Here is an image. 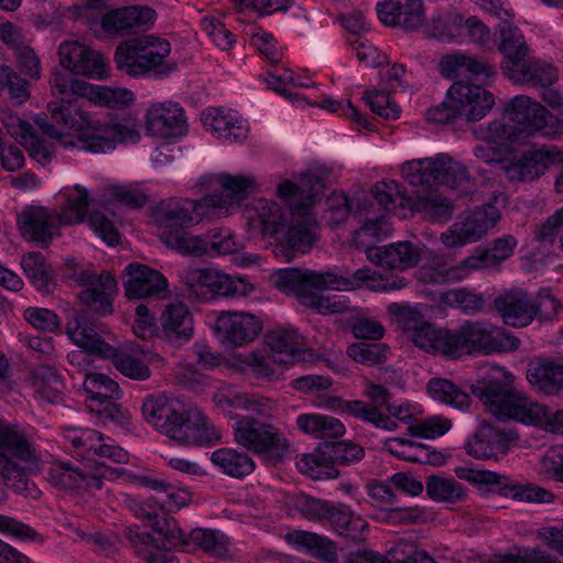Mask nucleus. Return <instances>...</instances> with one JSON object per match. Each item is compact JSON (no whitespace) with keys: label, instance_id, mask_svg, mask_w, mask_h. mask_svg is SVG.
Here are the masks:
<instances>
[{"label":"nucleus","instance_id":"nucleus-1","mask_svg":"<svg viewBox=\"0 0 563 563\" xmlns=\"http://www.w3.org/2000/svg\"><path fill=\"white\" fill-rule=\"evenodd\" d=\"M75 82H86L82 79L69 78L65 73L55 70L52 74L49 84L54 96L59 101H51L47 104L49 118L46 114L37 115L35 124L48 137L63 141L65 135L59 131L58 125L81 132L79 142L84 148L91 153H104L113 150L115 144L135 142L140 134L135 129L134 120L124 114L121 119L100 121L93 119L89 113L82 111L81 106L76 103V98L81 97L75 89Z\"/></svg>","mask_w":563,"mask_h":563},{"label":"nucleus","instance_id":"nucleus-2","mask_svg":"<svg viewBox=\"0 0 563 563\" xmlns=\"http://www.w3.org/2000/svg\"><path fill=\"white\" fill-rule=\"evenodd\" d=\"M213 400L235 420L233 434L239 445L272 463L285 457L289 443L284 433L266 420L272 410L267 402L238 394H216Z\"/></svg>","mask_w":563,"mask_h":563},{"label":"nucleus","instance_id":"nucleus-3","mask_svg":"<svg viewBox=\"0 0 563 563\" xmlns=\"http://www.w3.org/2000/svg\"><path fill=\"white\" fill-rule=\"evenodd\" d=\"M374 275L368 267L358 268L353 274H317L312 271L284 268L277 273L275 287L295 294L303 306L316 309L319 313L332 314L347 311L350 305L336 295L323 296L321 290L355 289L364 282L375 280Z\"/></svg>","mask_w":563,"mask_h":563},{"label":"nucleus","instance_id":"nucleus-4","mask_svg":"<svg viewBox=\"0 0 563 563\" xmlns=\"http://www.w3.org/2000/svg\"><path fill=\"white\" fill-rule=\"evenodd\" d=\"M329 170L319 168L300 175L298 181H283L277 187V194L290 206V219L285 234L288 249L306 253L317 240V221L310 207L323 194L328 184Z\"/></svg>","mask_w":563,"mask_h":563},{"label":"nucleus","instance_id":"nucleus-5","mask_svg":"<svg viewBox=\"0 0 563 563\" xmlns=\"http://www.w3.org/2000/svg\"><path fill=\"white\" fill-rule=\"evenodd\" d=\"M145 420L180 445H202L219 437L197 408L164 394L147 396L142 406Z\"/></svg>","mask_w":563,"mask_h":563},{"label":"nucleus","instance_id":"nucleus-6","mask_svg":"<svg viewBox=\"0 0 563 563\" xmlns=\"http://www.w3.org/2000/svg\"><path fill=\"white\" fill-rule=\"evenodd\" d=\"M41 470V454L18 427L0 420V478L5 487L25 498L37 499L41 490L31 476Z\"/></svg>","mask_w":563,"mask_h":563},{"label":"nucleus","instance_id":"nucleus-7","mask_svg":"<svg viewBox=\"0 0 563 563\" xmlns=\"http://www.w3.org/2000/svg\"><path fill=\"white\" fill-rule=\"evenodd\" d=\"M74 194H67L60 212L45 207H27L16 217L21 235L32 242L47 246L59 233V225L84 221L89 206L88 190L76 185Z\"/></svg>","mask_w":563,"mask_h":563},{"label":"nucleus","instance_id":"nucleus-8","mask_svg":"<svg viewBox=\"0 0 563 563\" xmlns=\"http://www.w3.org/2000/svg\"><path fill=\"white\" fill-rule=\"evenodd\" d=\"M170 54L168 41L142 35L121 42L114 53L117 69L130 77H167L176 65L166 59Z\"/></svg>","mask_w":563,"mask_h":563},{"label":"nucleus","instance_id":"nucleus-9","mask_svg":"<svg viewBox=\"0 0 563 563\" xmlns=\"http://www.w3.org/2000/svg\"><path fill=\"white\" fill-rule=\"evenodd\" d=\"M468 388L497 420H516L527 424L529 409L533 402L528 401L523 394L516 390L510 373L499 371L498 376L482 379Z\"/></svg>","mask_w":563,"mask_h":563},{"label":"nucleus","instance_id":"nucleus-10","mask_svg":"<svg viewBox=\"0 0 563 563\" xmlns=\"http://www.w3.org/2000/svg\"><path fill=\"white\" fill-rule=\"evenodd\" d=\"M364 449L351 441H323L313 452L297 461V468L312 479L336 478V465H351L363 460Z\"/></svg>","mask_w":563,"mask_h":563},{"label":"nucleus","instance_id":"nucleus-11","mask_svg":"<svg viewBox=\"0 0 563 563\" xmlns=\"http://www.w3.org/2000/svg\"><path fill=\"white\" fill-rule=\"evenodd\" d=\"M156 12L147 5H128L118 9H107L102 12L81 10L79 19L90 29L100 26L113 37H123L147 31L155 21Z\"/></svg>","mask_w":563,"mask_h":563},{"label":"nucleus","instance_id":"nucleus-12","mask_svg":"<svg viewBox=\"0 0 563 563\" xmlns=\"http://www.w3.org/2000/svg\"><path fill=\"white\" fill-rule=\"evenodd\" d=\"M210 213L203 198L186 199L170 198L158 202L154 210V219L158 228L163 231L159 234L161 241L180 253V249L168 242L170 236H192L185 229L192 225L198 219L207 217Z\"/></svg>","mask_w":563,"mask_h":563},{"label":"nucleus","instance_id":"nucleus-13","mask_svg":"<svg viewBox=\"0 0 563 563\" xmlns=\"http://www.w3.org/2000/svg\"><path fill=\"white\" fill-rule=\"evenodd\" d=\"M184 292L197 300H209L214 296H246L252 287L240 278H232L214 268L189 267L183 272Z\"/></svg>","mask_w":563,"mask_h":563},{"label":"nucleus","instance_id":"nucleus-14","mask_svg":"<svg viewBox=\"0 0 563 563\" xmlns=\"http://www.w3.org/2000/svg\"><path fill=\"white\" fill-rule=\"evenodd\" d=\"M520 340L489 322L466 321L460 327V351L467 354L516 351Z\"/></svg>","mask_w":563,"mask_h":563},{"label":"nucleus","instance_id":"nucleus-15","mask_svg":"<svg viewBox=\"0 0 563 563\" xmlns=\"http://www.w3.org/2000/svg\"><path fill=\"white\" fill-rule=\"evenodd\" d=\"M401 175L409 185L423 187L427 192L438 185L454 187L456 170L453 158L440 153L434 157H426L406 162L401 166Z\"/></svg>","mask_w":563,"mask_h":563},{"label":"nucleus","instance_id":"nucleus-16","mask_svg":"<svg viewBox=\"0 0 563 563\" xmlns=\"http://www.w3.org/2000/svg\"><path fill=\"white\" fill-rule=\"evenodd\" d=\"M66 276L84 287L79 299L90 311L98 317L113 313L112 295L117 291L118 286L115 277L110 272L96 275L88 269H80Z\"/></svg>","mask_w":563,"mask_h":563},{"label":"nucleus","instance_id":"nucleus-17","mask_svg":"<svg viewBox=\"0 0 563 563\" xmlns=\"http://www.w3.org/2000/svg\"><path fill=\"white\" fill-rule=\"evenodd\" d=\"M505 115L518 125V131H525V140L534 133L550 135L556 129V118L527 96L514 97L505 106Z\"/></svg>","mask_w":563,"mask_h":563},{"label":"nucleus","instance_id":"nucleus-18","mask_svg":"<svg viewBox=\"0 0 563 563\" xmlns=\"http://www.w3.org/2000/svg\"><path fill=\"white\" fill-rule=\"evenodd\" d=\"M168 239L169 243L172 242L180 249L181 254L194 256L233 254L242 247V243L229 229L216 228L203 235L170 236Z\"/></svg>","mask_w":563,"mask_h":563},{"label":"nucleus","instance_id":"nucleus-19","mask_svg":"<svg viewBox=\"0 0 563 563\" xmlns=\"http://www.w3.org/2000/svg\"><path fill=\"white\" fill-rule=\"evenodd\" d=\"M106 325L92 321L85 312L74 311L67 321L66 333L69 339L89 354L101 357H115L118 350L107 343L101 334Z\"/></svg>","mask_w":563,"mask_h":563},{"label":"nucleus","instance_id":"nucleus-20","mask_svg":"<svg viewBox=\"0 0 563 563\" xmlns=\"http://www.w3.org/2000/svg\"><path fill=\"white\" fill-rule=\"evenodd\" d=\"M559 157V152L547 147L530 148L520 155L504 159L501 169L512 183H529L540 178Z\"/></svg>","mask_w":563,"mask_h":563},{"label":"nucleus","instance_id":"nucleus-21","mask_svg":"<svg viewBox=\"0 0 563 563\" xmlns=\"http://www.w3.org/2000/svg\"><path fill=\"white\" fill-rule=\"evenodd\" d=\"M262 331V321L246 312H221L214 324L218 340L233 349L254 341Z\"/></svg>","mask_w":563,"mask_h":563},{"label":"nucleus","instance_id":"nucleus-22","mask_svg":"<svg viewBox=\"0 0 563 563\" xmlns=\"http://www.w3.org/2000/svg\"><path fill=\"white\" fill-rule=\"evenodd\" d=\"M428 254L429 249L426 245L410 241L366 250V256L372 263L386 269L399 271L418 266Z\"/></svg>","mask_w":563,"mask_h":563},{"label":"nucleus","instance_id":"nucleus-23","mask_svg":"<svg viewBox=\"0 0 563 563\" xmlns=\"http://www.w3.org/2000/svg\"><path fill=\"white\" fill-rule=\"evenodd\" d=\"M129 299L161 298L167 291V279L150 266L131 263L121 274Z\"/></svg>","mask_w":563,"mask_h":563},{"label":"nucleus","instance_id":"nucleus-24","mask_svg":"<svg viewBox=\"0 0 563 563\" xmlns=\"http://www.w3.org/2000/svg\"><path fill=\"white\" fill-rule=\"evenodd\" d=\"M60 64L75 75L102 79L106 77L103 56L78 42H64L59 45Z\"/></svg>","mask_w":563,"mask_h":563},{"label":"nucleus","instance_id":"nucleus-25","mask_svg":"<svg viewBox=\"0 0 563 563\" xmlns=\"http://www.w3.org/2000/svg\"><path fill=\"white\" fill-rule=\"evenodd\" d=\"M493 308L508 327L525 328L533 322V298L521 288H511L496 296Z\"/></svg>","mask_w":563,"mask_h":563},{"label":"nucleus","instance_id":"nucleus-26","mask_svg":"<svg viewBox=\"0 0 563 563\" xmlns=\"http://www.w3.org/2000/svg\"><path fill=\"white\" fill-rule=\"evenodd\" d=\"M376 11L383 24L405 32L419 30L426 21L421 0H385L377 4Z\"/></svg>","mask_w":563,"mask_h":563},{"label":"nucleus","instance_id":"nucleus-27","mask_svg":"<svg viewBox=\"0 0 563 563\" xmlns=\"http://www.w3.org/2000/svg\"><path fill=\"white\" fill-rule=\"evenodd\" d=\"M507 197L503 194L471 211L460 223V246L482 240L501 218L500 210L495 203L506 205Z\"/></svg>","mask_w":563,"mask_h":563},{"label":"nucleus","instance_id":"nucleus-28","mask_svg":"<svg viewBox=\"0 0 563 563\" xmlns=\"http://www.w3.org/2000/svg\"><path fill=\"white\" fill-rule=\"evenodd\" d=\"M250 231L262 238L278 239L285 228V212L282 207L271 200L261 198L247 205L244 210Z\"/></svg>","mask_w":563,"mask_h":563},{"label":"nucleus","instance_id":"nucleus-29","mask_svg":"<svg viewBox=\"0 0 563 563\" xmlns=\"http://www.w3.org/2000/svg\"><path fill=\"white\" fill-rule=\"evenodd\" d=\"M518 439L511 429H501L492 423L483 422L465 443L467 454L476 459H489L508 451L510 442Z\"/></svg>","mask_w":563,"mask_h":563},{"label":"nucleus","instance_id":"nucleus-30","mask_svg":"<svg viewBox=\"0 0 563 563\" xmlns=\"http://www.w3.org/2000/svg\"><path fill=\"white\" fill-rule=\"evenodd\" d=\"M265 343L273 353V361L277 364H291L305 362L312 356V351L305 347V339L297 330L278 329L265 335Z\"/></svg>","mask_w":563,"mask_h":563},{"label":"nucleus","instance_id":"nucleus-31","mask_svg":"<svg viewBox=\"0 0 563 563\" xmlns=\"http://www.w3.org/2000/svg\"><path fill=\"white\" fill-rule=\"evenodd\" d=\"M438 70L445 79L453 80L445 99L427 112V119L438 124H453L457 118V53L444 55L438 64Z\"/></svg>","mask_w":563,"mask_h":563},{"label":"nucleus","instance_id":"nucleus-32","mask_svg":"<svg viewBox=\"0 0 563 563\" xmlns=\"http://www.w3.org/2000/svg\"><path fill=\"white\" fill-rule=\"evenodd\" d=\"M146 126L153 135L163 139L183 135L187 130L185 111L170 101L153 104L146 114Z\"/></svg>","mask_w":563,"mask_h":563},{"label":"nucleus","instance_id":"nucleus-33","mask_svg":"<svg viewBox=\"0 0 563 563\" xmlns=\"http://www.w3.org/2000/svg\"><path fill=\"white\" fill-rule=\"evenodd\" d=\"M218 183L221 186V190L203 197V202L210 212H213L216 209H227L233 203H240L255 185V179L244 175L220 174Z\"/></svg>","mask_w":563,"mask_h":563},{"label":"nucleus","instance_id":"nucleus-34","mask_svg":"<svg viewBox=\"0 0 563 563\" xmlns=\"http://www.w3.org/2000/svg\"><path fill=\"white\" fill-rule=\"evenodd\" d=\"M159 322L164 339L172 343L181 344L192 336V314L180 301L168 303L161 314Z\"/></svg>","mask_w":563,"mask_h":563},{"label":"nucleus","instance_id":"nucleus-35","mask_svg":"<svg viewBox=\"0 0 563 563\" xmlns=\"http://www.w3.org/2000/svg\"><path fill=\"white\" fill-rule=\"evenodd\" d=\"M410 340L426 351L442 353L452 360L457 358V334L435 329L431 323L422 321L410 332Z\"/></svg>","mask_w":563,"mask_h":563},{"label":"nucleus","instance_id":"nucleus-36","mask_svg":"<svg viewBox=\"0 0 563 563\" xmlns=\"http://www.w3.org/2000/svg\"><path fill=\"white\" fill-rule=\"evenodd\" d=\"M494 106V96L481 85H463L460 80V117L468 122L482 120Z\"/></svg>","mask_w":563,"mask_h":563},{"label":"nucleus","instance_id":"nucleus-37","mask_svg":"<svg viewBox=\"0 0 563 563\" xmlns=\"http://www.w3.org/2000/svg\"><path fill=\"white\" fill-rule=\"evenodd\" d=\"M512 68V70H506L504 75L517 84L548 87L558 79L556 68L552 65L527 57L520 60V66Z\"/></svg>","mask_w":563,"mask_h":563},{"label":"nucleus","instance_id":"nucleus-38","mask_svg":"<svg viewBox=\"0 0 563 563\" xmlns=\"http://www.w3.org/2000/svg\"><path fill=\"white\" fill-rule=\"evenodd\" d=\"M499 37L498 51L504 55L501 69L505 73L520 66V60L528 56L529 47L521 31L508 22L499 25Z\"/></svg>","mask_w":563,"mask_h":563},{"label":"nucleus","instance_id":"nucleus-39","mask_svg":"<svg viewBox=\"0 0 563 563\" xmlns=\"http://www.w3.org/2000/svg\"><path fill=\"white\" fill-rule=\"evenodd\" d=\"M74 87L81 98L111 109L128 107L134 100L133 92L126 88L95 86L89 82H75Z\"/></svg>","mask_w":563,"mask_h":563},{"label":"nucleus","instance_id":"nucleus-40","mask_svg":"<svg viewBox=\"0 0 563 563\" xmlns=\"http://www.w3.org/2000/svg\"><path fill=\"white\" fill-rule=\"evenodd\" d=\"M152 545L158 550L169 552L176 548L188 545L177 521L173 517H157L152 523Z\"/></svg>","mask_w":563,"mask_h":563},{"label":"nucleus","instance_id":"nucleus-41","mask_svg":"<svg viewBox=\"0 0 563 563\" xmlns=\"http://www.w3.org/2000/svg\"><path fill=\"white\" fill-rule=\"evenodd\" d=\"M211 461L225 475L234 478H243L255 468V462L247 453L228 448L214 451L211 454Z\"/></svg>","mask_w":563,"mask_h":563},{"label":"nucleus","instance_id":"nucleus-42","mask_svg":"<svg viewBox=\"0 0 563 563\" xmlns=\"http://www.w3.org/2000/svg\"><path fill=\"white\" fill-rule=\"evenodd\" d=\"M201 122L206 130L218 137L238 141L245 137V132L238 121L221 108H209L201 113Z\"/></svg>","mask_w":563,"mask_h":563},{"label":"nucleus","instance_id":"nucleus-43","mask_svg":"<svg viewBox=\"0 0 563 563\" xmlns=\"http://www.w3.org/2000/svg\"><path fill=\"white\" fill-rule=\"evenodd\" d=\"M297 427L305 433L320 439H338L345 433V427L339 419L317 413L300 415L297 418Z\"/></svg>","mask_w":563,"mask_h":563},{"label":"nucleus","instance_id":"nucleus-44","mask_svg":"<svg viewBox=\"0 0 563 563\" xmlns=\"http://www.w3.org/2000/svg\"><path fill=\"white\" fill-rule=\"evenodd\" d=\"M99 407L96 410L98 416L104 420L125 426L129 423L128 415L112 399L119 394V384L103 374L100 383Z\"/></svg>","mask_w":563,"mask_h":563},{"label":"nucleus","instance_id":"nucleus-45","mask_svg":"<svg viewBox=\"0 0 563 563\" xmlns=\"http://www.w3.org/2000/svg\"><path fill=\"white\" fill-rule=\"evenodd\" d=\"M529 383L547 395H555L563 389V365L541 363L527 371Z\"/></svg>","mask_w":563,"mask_h":563},{"label":"nucleus","instance_id":"nucleus-46","mask_svg":"<svg viewBox=\"0 0 563 563\" xmlns=\"http://www.w3.org/2000/svg\"><path fill=\"white\" fill-rule=\"evenodd\" d=\"M21 266L36 289L43 294L53 291L51 266L40 252H30L22 256Z\"/></svg>","mask_w":563,"mask_h":563},{"label":"nucleus","instance_id":"nucleus-47","mask_svg":"<svg viewBox=\"0 0 563 563\" xmlns=\"http://www.w3.org/2000/svg\"><path fill=\"white\" fill-rule=\"evenodd\" d=\"M495 74L494 65L474 56L460 54V80L463 85H481L483 87Z\"/></svg>","mask_w":563,"mask_h":563},{"label":"nucleus","instance_id":"nucleus-48","mask_svg":"<svg viewBox=\"0 0 563 563\" xmlns=\"http://www.w3.org/2000/svg\"><path fill=\"white\" fill-rule=\"evenodd\" d=\"M460 479H465L484 493H501L508 487V479L497 473L460 467Z\"/></svg>","mask_w":563,"mask_h":563},{"label":"nucleus","instance_id":"nucleus-49","mask_svg":"<svg viewBox=\"0 0 563 563\" xmlns=\"http://www.w3.org/2000/svg\"><path fill=\"white\" fill-rule=\"evenodd\" d=\"M37 393L48 402L62 400L65 385L60 376L49 366H42L35 373Z\"/></svg>","mask_w":563,"mask_h":563},{"label":"nucleus","instance_id":"nucleus-50","mask_svg":"<svg viewBox=\"0 0 563 563\" xmlns=\"http://www.w3.org/2000/svg\"><path fill=\"white\" fill-rule=\"evenodd\" d=\"M346 353L355 362L372 366L387 360L389 347L384 343L356 342L347 346Z\"/></svg>","mask_w":563,"mask_h":563},{"label":"nucleus","instance_id":"nucleus-51","mask_svg":"<svg viewBox=\"0 0 563 563\" xmlns=\"http://www.w3.org/2000/svg\"><path fill=\"white\" fill-rule=\"evenodd\" d=\"M373 197L385 211H393L396 207V199L399 200L398 206L405 208L410 205L411 198L405 195L399 183L395 180L382 181L375 185Z\"/></svg>","mask_w":563,"mask_h":563},{"label":"nucleus","instance_id":"nucleus-52","mask_svg":"<svg viewBox=\"0 0 563 563\" xmlns=\"http://www.w3.org/2000/svg\"><path fill=\"white\" fill-rule=\"evenodd\" d=\"M187 540L188 543L192 542L214 556H223L228 552L227 537L214 530L201 528L192 529Z\"/></svg>","mask_w":563,"mask_h":563},{"label":"nucleus","instance_id":"nucleus-53","mask_svg":"<svg viewBox=\"0 0 563 563\" xmlns=\"http://www.w3.org/2000/svg\"><path fill=\"white\" fill-rule=\"evenodd\" d=\"M298 542L306 547L312 556L327 563L338 562L336 545L328 538L305 532L300 536Z\"/></svg>","mask_w":563,"mask_h":563},{"label":"nucleus","instance_id":"nucleus-54","mask_svg":"<svg viewBox=\"0 0 563 563\" xmlns=\"http://www.w3.org/2000/svg\"><path fill=\"white\" fill-rule=\"evenodd\" d=\"M527 424L558 431L563 429V410H553L548 406L533 402L529 409Z\"/></svg>","mask_w":563,"mask_h":563},{"label":"nucleus","instance_id":"nucleus-55","mask_svg":"<svg viewBox=\"0 0 563 563\" xmlns=\"http://www.w3.org/2000/svg\"><path fill=\"white\" fill-rule=\"evenodd\" d=\"M294 509L309 520H325L330 511L328 501L312 497L308 494H298L291 498Z\"/></svg>","mask_w":563,"mask_h":563},{"label":"nucleus","instance_id":"nucleus-56","mask_svg":"<svg viewBox=\"0 0 563 563\" xmlns=\"http://www.w3.org/2000/svg\"><path fill=\"white\" fill-rule=\"evenodd\" d=\"M525 131H518L516 126L509 125L505 119H497L488 124L487 141L492 144L510 146L525 143Z\"/></svg>","mask_w":563,"mask_h":563},{"label":"nucleus","instance_id":"nucleus-57","mask_svg":"<svg viewBox=\"0 0 563 563\" xmlns=\"http://www.w3.org/2000/svg\"><path fill=\"white\" fill-rule=\"evenodd\" d=\"M0 88L12 99L23 103L30 97L29 82L8 65H0Z\"/></svg>","mask_w":563,"mask_h":563},{"label":"nucleus","instance_id":"nucleus-58","mask_svg":"<svg viewBox=\"0 0 563 563\" xmlns=\"http://www.w3.org/2000/svg\"><path fill=\"white\" fill-rule=\"evenodd\" d=\"M48 481L53 486L62 489H78L84 487L85 473L63 463L51 467Z\"/></svg>","mask_w":563,"mask_h":563},{"label":"nucleus","instance_id":"nucleus-59","mask_svg":"<svg viewBox=\"0 0 563 563\" xmlns=\"http://www.w3.org/2000/svg\"><path fill=\"white\" fill-rule=\"evenodd\" d=\"M139 481L141 485L147 488L166 494L167 500L173 503L178 508L187 506L191 500V494L189 490L176 488L163 479L143 476L140 477Z\"/></svg>","mask_w":563,"mask_h":563},{"label":"nucleus","instance_id":"nucleus-60","mask_svg":"<svg viewBox=\"0 0 563 563\" xmlns=\"http://www.w3.org/2000/svg\"><path fill=\"white\" fill-rule=\"evenodd\" d=\"M417 207L432 213L437 220L442 221L451 217L454 203L435 190H430L424 195H418Z\"/></svg>","mask_w":563,"mask_h":563},{"label":"nucleus","instance_id":"nucleus-61","mask_svg":"<svg viewBox=\"0 0 563 563\" xmlns=\"http://www.w3.org/2000/svg\"><path fill=\"white\" fill-rule=\"evenodd\" d=\"M452 424L442 417H428L408 428V434L417 438L434 439L446 433Z\"/></svg>","mask_w":563,"mask_h":563},{"label":"nucleus","instance_id":"nucleus-62","mask_svg":"<svg viewBox=\"0 0 563 563\" xmlns=\"http://www.w3.org/2000/svg\"><path fill=\"white\" fill-rule=\"evenodd\" d=\"M560 300L549 289H541L533 299V320L552 321L562 311Z\"/></svg>","mask_w":563,"mask_h":563},{"label":"nucleus","instance_id":"nucleus-63","mask_svg":"<svg viewBox=\"0 0 563 563\" xmlns=\"http://www.w3.org/2000/svg\"><path fill=\"white\" fill-rule=\"evenodd\" d=\"M351 212L349 199L344 194L333 192L325 199L324 219L329 225L335 227L343 223Z\"/></svg>","mask_w":563,"mask_h":563},{"label":"nucleus","instance_id":"nucleus-64","mask_svg":"<svg viewBox=\"0 0 563 563\" xmlns=\"http://www.w3.org/2000/svg\"><path fill=\"white\" fill-rule=\"evenodd\" d=\"M389 563H435L423 550H418L413 544L399 542L389 551Z\"/></svg>","mask_w":563,"mask_h":563}]
</instances>
